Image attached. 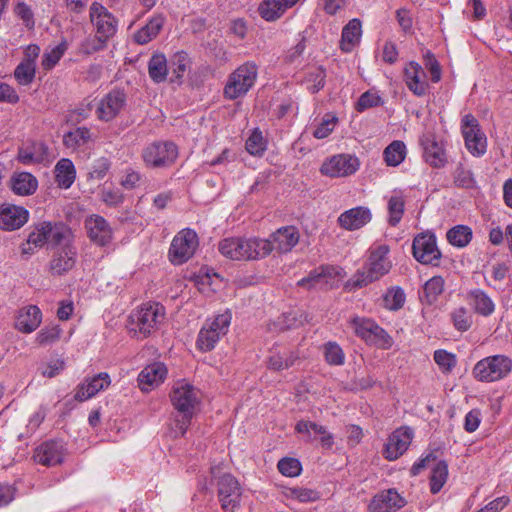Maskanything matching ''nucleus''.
<instances>
[{
    "label": "nucleus",
    "mask_w": 512,
    "mask_h": 512,
    "mask_svg": "<svg viewBox=\"0 0 512 512\" xmlns=\"http://www.w3.org/2000/svg\"><path fill=\"white\" fill-rule=\"evenodd\" d=\"M170 399L177 412L172 426L174 437L183 436L200 405V392L192 384L182 380L174 384Z\"/></svg>",
    "instance_id": "obj_1"
},
{
    "label": "nucleus",
    "mask_w": 512,
    "mask_h": 512,
    "mask_svg": "<svg viewBox=\"0 0 512 512\" xmlns=\"http://www.w3.org/2000/svg\"><path fill=\"white\" fill-rule=\"evenodd\" d=\"M220 253L232 260H256L273 251L270 240L259 238H226L219 243Z\"/></svg>",
    "instance_id": "obj_2"
},
{
    "label": "nucleus",
    "mask_w": 512,
    "mask_h": 512,
    "mask_svg": "<svg viewBox=\"0 0 512 512\" xmlns=\"http://www.w3.org/2000/svg\"><path fill=\"white\" fill-rule=\"evenodd\" d=\"M389 251V246L385 244L372 248L366 265L353 275L347 285L352 289L363 288L386 275L392 268L388 259Z\"/></svg>",
    "instance_id": "obj_3"
},
{
    "label": "nucleus",
    "mask_w": 512,
    "mask_h": 512,
    "mask_svg": "<svg viewBox=\"0 0 512 512\" xmlns=\"http://www.w3.org/2000/svg\"><path fill=\"white\" fill-rule=\"evenodd\" d=\"M165 318V309L159 303H146L131 313L130 332L146 338L158 329Z\"/></svg>",
    "instance_id": "obj_4"
},
{
    "label": "nucleus",
    "mask_w": 512,
    "mask_h": 512,
    "mask_svg": "<svg viewBox=\"0 0 512 512\" xmlns=\"http://www.w3.org/2000/svg\"><path fill=\"white\" fill-rule=\"evenodd\" d=\"M512 370V359L506 355L488 356L478 361L472 373L480 382H495L505 378Z\"/></svg>",
    "instance_id": "obj_5"
},
{
    "label": "nucleus",
    "mask_w": 512,
    "mask_h": 512,
    "mask_svg": "<svg viewBox=\"0 0 512 512\" xmlns=\"http://www.w3.org/2000/svg\"><path fill=\"white\" fill-rule=\"evenodd\" d=\"M257 72V66L253 62H246L239 66L229 76L224 88L225 97L234 100L246 95L256 81Z\"/></svg>",
    "instance_id": "obj_6"
},
{
    "label": "nucleus",
    "mask_w": 512,
    "mask_h": 512,
    "mask_svg": "<svg viewBox=\"0 0 512 512\" xmlns=\"http://www.w3.org/2000/svg\"><path fill=\"white\" fill-rule=\"evenodd\" d=\"M141 156L147 167L166 168L176 161L178 148L170 141H155L143 149Z\"/></svg>",
    "instance_id": "obj_7"
},
{
    "label": "nucleus",
    "mask_w": 512,
    "mask_h": 512,
    "mask_svg": "<svg viewBox=\"0 0 512 512\" xmlns=\"http://www.w3.org/2000/svg\"><path fill=\"white\" fill-rule=\"evenodd\" d=\"M198 245V236L194 230H181L172 240L169 249L170 261L176 265L185 263L194 255Z\"/></svg>",
    "instance_id": "obj_8"
},
{
    "label": "nucleus",
    "mask_w": 512,
    "mask_h": 512,
    "mask_svg": "<svg viewBox=\"0 0 512 512\" xmlns=\"http://www.w3.org/2000/svg\"><path fill=\"white\" fill-rule=\"evenodd\" d=\"M352 325L357 336L370 345L382 349H389L392 346V338L388 333L371 319L354 318Z\"/></svg>",
    "instance_id": "obj_9"
},
{
    "label": "nucleus",
    "mask_w": 512,
    "mask_h": 512,
    "mask_svg": "<svg viewBox=\"0 0 512 512\" xmlns=\"http://www.w3.org/2000/svg\"><path fill=\"white\" fill-rule=\"evenodd\" d=\"M461 132L467 150L474 156L485 154L487 138L480 128L478 120L472 114H466L461 121Z\"/></svg>",
    "instance_id": "obj_10"
},
{
    "label": "nucleus",
    "mask_w": 512,
    "mask_h": 512,
    "mask_svg": "<svg viewBox=\"0 0 512 512\" xmlns=\"http://www.w3.org/2000/svg\"><path fill=\"white\" fill-rule=\"evenodd\" d=\"M412 253L418 262L425 265L438 266L441 259L436 237L430 232L420 233L414 237Z\"/></svg>",
    "instance_id": "obj_11"
},
{
    "label": "nucleus",
    "mask_w": 512,
    "mask_h": 512,
    "mask_svg": "<svg viewBox=\"0 0 512 512\" xmlns=\"http://www.w3.org/2000/svg\"><path fill=\"white\" fill-rule=\"evenodd\" d=\"M89 17L97 35L107 41L114 36L117 31V20L101 3L93 2L91 4Z\"/></svg>",
    "instance_id": "obj_12"
},
{
    "label": "nucleus",
    "mask_w": 512,
    "mask_h": 512,
    "mask_svg": "<svg viewBox=\"0 0 512 512\" xmlns=\"http://www.w3.org/2000/svg\"><path fill=\"white\" fill-rule=\"evenodd\" d=\"M241 488L235 477L224 474L218 480V497L221 508L225 512H234L239 507L241 500Z\"/></svg>",
    "instance_id": "obj_13"
},
{
    "label": "nucleus",
    "mask_w": 512,
    "mask_h": 512,
    "mask_svg": "<svg viewBox=\"0 0 512 512\" xmlns=\"http://www.w3.org/2000/svg\"><path fill=\"white\" fill-rule=\"evenodd\" d=\"M126 105V95L120 90H113L103 96L96 104V115L100 121L115 119Z\"/></svg>",
    "instance_id": "obj_14"
},
{
    "label": "nucleus",
    "mask_w": 512,
    "mask_h": 512,
    "mask_svg": "<svg viewBox=\"0 0 512 512\" xmlns=\"http://www.w3.org/2000/svg\"><path fill=\"white\" fill-rule=\"evenodd\" d=\"M76 259L77 249L72 242L57 246L49 262V271L57 276L66 274L75 266Z\"/></svg>",
    "instance_id": "obj_15"
},
{
    "label": "nucleus",
    "mask_w": 512,
    "mask_h": 512,
    "mask_svg": "<svg viewBox=\"0 0 512 512\" xmlns=\"http://www.w3.org/2000/svg\"><path fill=\"white\" fill-rule=\"evenodd\" d=\"M413 438V431L409 427H400L393 431L387 439L383 449V456L393 461L398 459L408 449Z\"/></svg>",
    "instance_id": "obj_16"
},
{
    "label": "nucleus",
    "mask_w": 512,
    "mask_h": 512,
    "mask_svg": "<svg viewBox=\"0 0 512 512\" xmlns=\"http://www.w3.org/2000/svg\"><path fill=\"white\" fill-rule=\"evenodd\" d=\"M358 167L359 162L356 157L342 154L333 156L331 159L324 162L320 171L323 175L329 177H343L355 173Z\"/></svg>",
    "instance_id": "obj_17"
},
{
    "label": "nucleus",
    "mask_w": 512,
    "mask_h": 512,
    "mask_svg": "<svg viewBox=\"0 0 512 512\" xmlns=\"http://www.w3.org/2000/svg\"><path fill=\"white\" fill-rule=\"evenodd\" d=\"M85 228L89 239L99 245L105 246L112 240V229L109 223L100 215H90L85 219Z\"/></svg>",
    "instance_id": "obj_18"
},
{
    "label": "nucleus",
    "mask_w": 512,
    "mask_h": 512,
    "mask_svg": "<svg viewBox=\"0 0 512 512\" xmlns=\"http://www.w3.org/2000/svg\"><path fill=\"white\" fill-rule=\"evenodd\" d=\"M29 213L20 206L0 205V229L13 231L21 228L28 221Z\"/></svg>",
    "instance_id": "obj_19"
},
{
    "label": "nucleus",
    "mask_w": 512,
    "mask_h": 512,
    "mask_svg": "<svg viewBox=\"0 0 512 512\" xmlns=\"http://www.w3.org/2000/svg\"><path fill=\"white\" fill-rule=\"evenodd\" d=\"M65 449L62 443L47 441L39 445L34 451L35 462L44 466H55L63 462Z\"/></svg>",
    "instance_id": "obj_20"
},
{
    "label": "nucleus",
    "mask_w": 512,
    "mask_h": 512,
    "mask_svg": "<svg viewBox=\"0 0 512 512\" xmlns=\"http://www.w3.org/2000/svg\"><path fill=\"white\" fill-rule=\"evenodd\" d=\"M167 372L166 366L161 362L147 365L138 375L140 389L148 392L158 387L165 380Z\"/></svg>",
    "instance_id": "obj_21"
},
{
    "label": "nucleus",
    "mask_w": 512,
    "mask_h": 512,
    "mask_svg": "<svg viewBox=\"0 0 512 512\" xmlns=\"http://www.w3.org/2000/svg\"><path fill=\"white\" fill-rule=\"evenodd\" d=\"M371 219V211L367 207L358 206L341 213L337 222L341 228L354 231L365 226Z\"/></svg>",
    "instance_id": "obj_22"
},
{
    "label": "nucleus",
    "mask_w": 512,
    "mask_h": 512,
    "mask_svg": "<svg viewBox=\"0 0 512 512\" xmlns=\"http://www.w3.org/2000/svg\"><path fill=\"white\" fill-rule=\"evenodd\" d=\"M404 81L413 94L424 96L427 94L429 85L426 81V73L416 62H410L404 69Z\"/></svg>",
    "instance_id": "obj_23"
},
{
    "label": "nucleus",
    "mask_w": 512,
    "mask_h": 512,
    "mask_svg": "<svg viewBox=\"0 0 512 512\" xmlns=\"http://www.w3.org/2000/svg\"><path fill=\"white\" fill-rule=\"evenodd\" d=\"M404 506V499L394 489H388L376 494L368 509L370 512H393Z\"/></svg>",
    "instance_id": "obj_24"
},
{
    "label": "nucleus",
    "mask_w": 512,
    "mask_h": 512,
    "mask_svg": "<svg viewBox=\"0 0 512 512\" xmlns=\"http://www.w3.org/2000/svg\"><path fill=\"white\" fill-rule=\"evenodd\" d=\"M425 161L432 167L440 168L446 163V154L443 147L436 141L432 133L423 134L420 138Z\"/></svg>",
    "instance_id": "obj_25"
},
{
    "label": "nucleus",
    "mask_w": 512,
    "mask_h": 512,
    "mask_svg": "<svg viewBox=\"0 0 512 512\" xmlns=\"http://www.w3.org/2000/svg\"><path fill=\"white\" fill-rule=\"evenodd\" d=\"M300 234L295 226H285L271 234L268 240L273 245V250L279 253L290 252L299 242Z\"/></svg>",
    "instance_id": "obj_26"
},
{
    "label": "nucleus",
    "mask_w": 512,
    "mask_h": 512,
    "mask_svg": "<svg viewBox=\"0 0 512 512\" xmlns=\"http://www.w3.org/2000/svg\"><path fill=\"white\" fill-rule=\"evenodd\" d=\"M110 376L107 373H99L85 380L77 386L74 398L79 402L94 397L99 391L110 385Z\"/></svg>",
    "instance_id": "obj_27"
},
{
    "label": "nucleus",
    "mask_w": 512,
    "mask_h": 512,
    "mask_svg": "<svg viewBox=\"0 0 512 512\" xmlns=\"http://www.w3.org/2000/svg\"><path fill=\"white\" fill-rule=\"evenodd\" d=\"M17 159L24 165L43 163L48 160V147L39 141L27 142L19 148Z\"/></svg>",
    "instance_id": "obj_28"
},
{
    "label": "nucleus",
    "mask_w": 512,
    "mask_h": 512,
    "mask_svg": "<svg viewBox=\"0 0 512 512\" xmlns=\"http://www.w3.org/2000/svg\"><path fill=\"white\" fill-rule=\"evenodd\" d=\"M42 322L41 310L35 305H29L19 310L15 328L22 333H32Z\"/></svg>",
    "instance_id": "obj_29"
},
{
    "label": "nucleus",
    "mask_w": 512,
    "mask_h": 512,
    "mask_svg": "<svg viewBox=\"0 0 512 512\" xmlns=\"http://www.w3.org/2000/svg\"><path fill=\"white\" fill-rule=\"evenodd\" d=\"M46 244L61 246L67 242H73V233L69 227L61 222L44 221Z\"/></svg>",
    "instance_id": "obj_30"
},
{
    "label": "nucleus",
    "mask_w": 512,
    "mask_h": 512,
    "mask_svg": "<svg viewBox=\"0 0 512 512\" xmlns=\"http://www.w3.org/2000/svg\"><path fill=\"white\" fill-rule=\"evenodd\" d=\"M466 300L474 312L482 316H490L495 310L493 300L481 289L469 291L466 295Z\"/></svg>",
    "instance_id": "obj_31"
},
{
    "label": "nucleus",
    "mask_w": 512,
    "mask_h": 512,
    "mask_svg": "<svg viewBox=\"0 0 512 512\" xmlns=\"http://www.w3.org/2000/svg\"><path fill=\"white\" fill-rule=\"evenodd\" d=\"M76 170L68 158L60 159L55 166V180L60 188L68 189L74 183Z\"/></svg>",
    "instance_id": "obj_32"
},
{
    "label": "nucleus",
    "mask_w": 512,
    "mask_h": 512,
    "mask_svg": "<svg viewBox=\"0 0 512 512\" xmlns=\"http://www.w3.org/2000/svg\"><path fill=\"white\" fill-rule=\"evenodd\" d=\"M37 186V179L28 172L16 173L11 178V189L18 195H31L36 191Z\"/></svg>",
    "instance_id": "obj_33"
},
{
    "label": "nucleus",
    "mask_w": 512,
    "mask_h": 512,
    "mask_svg": "<svg viewBox=\"0 0 512 512\" xmlns=\"http://www.w3.org/2000/svg\"><path fill=\"white\" fill-rule=\"evenodd\" d=\"M164 25V18L161 15L152 17L148 23L134 34V40L138 44H147L154 39Z\"/></svg>",
    "instance_id": "obj_34"
},
{
    "label": "nucleus",
    "mask_w": 512,
    "mask_h": 512,
    "mask_svg": "<svg viewBox=\"0 0 512 512\" xmlns=\"http://www.w3.org/2000/svg\"><path fill=\"white\" fill-rule=\"evenodd\" d=\"M361 36V23L358 19H352L343 28L340 47L344 52H350L359 42Z\"/></svg>",
    "instance_id": "obj_35"
},
{
    "label": "nucleus",
    "mask_w": 512,
    "mask_h": 512,
    "mask_svg": "<svg viewBox=\"0 0 512 512\" xmlns=\"http://www.w3.org/2000/svg\"><path fill=\"white\" fill-rule=\"evenodd\" d=\"M44 222L36 224L28 235L26 243L22 244V254L32 255L46 244Z\"/></svg>",
    "instance_id": "obj_36"
},
{
    "label": "nucleus",
    "mask_w": 512,
    "mask_h": 512,
    "mask_svg": "<svg viewBox=\"0 0 512 512\" xmlns=\"http://www.w3.org/2000/svg\"><path fill=\"white\" fill-rule=\"evenodd\" d=\"M288 9L284 0H264L258 8L260 16L266 21H275Z\"/></svg>",
    "instance_id": "obj_37"
},
{
    "label": "nucleus",
    "mask_w": 512,
    "mask_h": 512,
    "mask_svg": "<svg viewBox=\"0 0 512 512\" xmlns=\"http://www.w3.org/2000/svg\"><path fill=\"white\" fill-rule=\"evenodd\" d=\"M169 68L164 54H154L148 63V73L155 83L166 80Z\"/></svg>",
    "instance_id": "obj_38"
},
{
    "label": "nucleus",
    "mask_w": 512,
    "mask_h": 512,
    "mask_svg": "<svg viewBox=\"0 0 512 512\" xmlns=\"http://www.w3.org/2000/svg\"><path fill=\"white\" fill-rule=\"evenodd\" d=\"M448 242L458 248L466 247L472 240V229L466 225H456L447 232Z\"/></svg>",
    "instance_id": "obj_39"
},
{
    "label": "nucleus",
    "mask_w": 512,
    "mask_h": 512,
    "mask_svg": "<svg viewBox=\"0 0 512 512\" xmlns=\"http://www.w3.org/2000/svg\"><path fill=\"white\" fill-rule=\"evenodd\" d=\"M406 156V146L404 142L395 140L390 143L383 152L385 163L388 166L396 167L400 165Z\"/></svg>",
    "instance_id": "obj_40"
},
{
    "label": "nucleus",
    "mask_w": 512,
    "mask_h": 512,
    "mask_svg": "<svg viewBox=\"0 0 512 512\" xmlns=\"http://www.w3.org/2000/svg\"><path fill=\"white\" fill-rule=\"evenodd\" d=\"M330 269L328 267H319L309 273L307 277L302 278L298 281V286L306 289H312L316 287H322L327 284V275H330Z\"/></svg>",
    "instance_id": "obj_41"
},
{
    "label": "nucleus",
    "mask_w": 512,
    "mask_h": 512,
    "mask_svg": "<svg viewBox=\"0 0 512 512\" xmlns=\"http://www.w3.org/2000/svg\"><path fill=\"white\" fill-rule=\"evenodd\" d=\"M298 355L293 352L272 353L267 360V367L274 371H281L292 367Z\"/></svg>",
    "instance_id": "obj_42"
},
{
    "label": "nucleus",
    "mask_w": 512,
    "mask_h": 512,
    "mask_svg": "<svg viewBox=\"0 0 512 512\" xmlns=\"http://www.w3.org/2000/svg\"><path fill=\"white\" fill-rule=\"evenodd\" d=\"M92 139L90 129L87 127H79L70 131L63 136V143L67 148L75 149L87 144Z\"/></svg>",
    "instance_id": "obj_43"
},
{
    "label": "nucleus",
    "mask_w": 512,
    "mask_h": 512,
    "mask_svg": "<svg viewBox=\"0 0 512 512\" xmlns=\"http://www.w3.org/2000/svg\"><path fill=\"white\" fill-rule=\"evenodd\" d=\"M190 66V59L187 53L181 51L177 52L173 55L170 60L169 69L172 72L171 81L173 82H181L184 73Z\"/></svg>",
    "instance_id": "obj_44"
},
{
    "label": "nucleus",
    "mask_w": 512,
    "mask_h": 512,
    "mask_svg": "<svg viewBox=\"0 0 512 512\" xmlns=\"http://www.w3.org/2000/svg\"><path fill=\"white\" fill-rule=\"evenodd\" d=\"M450 319L454 328L460 332L469 330L473 323L470 311L464 306L454 308L450 313Z\"/></svg>",
    "instance_id": "obj_45"
},
{
    "label": "nucleus",
    "mask_w": 512,
    "mask_h": 512,
    "mask_svg": "<svg viewBox=\"0 0 512 512\" xmlns=\"http://www.w3.org/2000/svg\"><path fill=\"white\" fill-rule=\"evenodd\" d=\"M448 478V465L445 461H439L432 469L430 476V490L433 494L438 493Z\"/></svg>",
    "instance_id": "obj_46"
},
{
    "label": "nucleus",
    "mask_w": 512,
    "mask_h": 512,
    "mask_svg": "<svg viewBox=\"0 0 512 512\" xmlns=\"http://www.w3.org/2000/svg\"><path fill=\"white\" fill-rule=\"evenodd\" d=\"M35 73L36 63L21 61L14 70V77L19 85L28 86L33 82Z\"/></svg>",
    "instance_id": "obj_47"
},
{
    "label": "nucleus",
    "mask_w": 512,
    "mask_h": 512,
    "mask_svg": "<svg viewBox=\"0 0 512 512\" xmlns=\"http://www.w3.org/2000/svg\"><path fill=\"white\" fill-rule=\"evenodd\" d=\"M62 334V329L58 325L45 326L36 335L35 342L39 346H49L56 343Z\"/></svg>",
    "instance_id": "obj_48"
},
{
    "label": "nucleus",
    "mask_w": 512,
    "mask_h": 512,
    "mask_svg": "<svg viewBox=\"0 0 512 512\" xmlns=\"http://www.w3.org/2000/svg\"><path fill=\"white\" fill-rule=\"evenodd\" d=\"M405 202L402 196L394 195L388 200V222L391 226H396L404 214Z\"/></svg>",
    "instance_id": "obj_49"
},
{
    "label": "nucleus",
    "mask_w": 512,
    "mask_h": 512,
    "mask_svg": "<svg viewBox=\"0 0 512 512\" xmlns=\"http://www.w3.org/2000/svg\"><path fill=\"white\" fill-rule=\"evenodd\" d=\"M326 73L321 67L312 68L305 77L307 89L312 93H316L324 87Z\"/></svg>",
    "instance_id": "obj_50"
},
{
    "label": "nucleus",
    "mask_w": 512,
    "mask_h": 512,
    "mask_svg": "<svg viewBox=\"0 0 512 512\" xmlns=\"http://www.w3.org/2000/svg\"><path fill=\"white\" fill-rule=\"evenodd\" d=\"M216 330H211L204 326L198 335L197 338V347L204 352L212 350L216 343L220 339V335L215 332Z\"/></svg>",
    "instance_id": "obj_51"
},
{
    "label": "nucleus",
    "mask_w": 512,
    "mask_h": 512,
    "mask_svg": "<svg viewBox=\"0 0 512 512\" xmlns=\"http://www.w3.org/2000/svg\"><path fill=\"white\" fill-rule=\"evenodd\" d=\"M444 279L441 276H434L424 286V293L429 304L434 303L438 296L444 291Z\"/></svg>",
    "instance_id": "obj_52"
},
{
    "label": "nucleus",
    "mask_w": 512,
    "mask_h": 512,
    "mask_svg": "<svg viewBox=\"0 0 512 512\" xmlns=\"http://www.w3.org/2000/svg\"><path fill=\"white\" fill-rule=\"evenodd\" d=\"M246 150L254 156H261L266 150V141L262 132L255 129L246 141Z\"/></svg>",
    "instance_id": "obj_53"
},
{
    "label": "nucleus",
    "mask_w": 512,
    "mask_h": 512,
    "mask_svg": "<svg viewBox=\"0 0 512 512\" xmlns=\"http://www.w3.org/2000/svg\"><path fill=\"white\" fill-rule=\"evenodd\" d=\"M107 40L99 35L89 36L84 39L79 46V52L84 55H90L101 51L106 47Z\"/></svg>",
    "instance_id": "obj_54"
},
{
    "label": "nucleus",
    "mask_w": 512,
    "mask_h": 512,
    "mask_svg": "<svg viewBox=\"0 0 512 512\" xmlns=\"http://www.w3.org/2000/svg\"><path fill=\"white\" fill-rule=\"evenodd\" d=\"M384 306L389 310L400 309L405 302V294L399 287L389 289L383 298Z\"/></svg>",
    "instance_id": "obj_55"
},
{
    "label": "nucleus",
    "mask_w": 512,
    "mask_h": 512,
    "mask_svg": "<svg viewBox=\"0 0 512 512\" xmlns=\"http://www.w3.org/2000/svg\"><path fill=\"white\" fill-rule=\"evenodd\" d=\"M14 14L21 19L23 25L28 30H33L35 27L34 13L31 7L24 1H19L14 7Z\"/></svg>",
    "instance_id": "obj_56"
},
{
    "label": "nucleus",
    "mask_w": 512,
    "mask_h": 512,
    "mask_svg": "<svg viewBox=\"0 0 512 512\" xmlns=\"http://www.w3.org/2000/svg\"><path fill=\"white\" fill-rule=\"evenodd\" d=\"M66 50L67 43L63 41L56 47L52 48L49 52H46L42 59L43 68L46 70L52 69L59 62Z\"/></svg>",
    "instance_id": "obj_57"
},
{
    "label": "nucleus",
    "mask_w": 512,
    "mask_h": 512,
    "mask_svg": "<svg viewBox=\"0 0 512 512\" xmlns=\"http://www.w3.org/2000/svg\"><path fill=\"white\" fill-rule=\"evenodd\" d=\"M325 359L330 365H342L345 355L341 347L335 342H328L324 346Z\"/></svg>",
    "instance_id": "obj_58"
},
{
    "label": "nucleus",
    "mask_w": 512,
    "mask_h": 512,
    "mask_svg": "<svg viewBox=\"0 0 512 512\" xmlns=\"http://www.w3.org/2000/svg\"><path fill=\"white\" fill-rule=\"evenodd\" d=\"M434 361L443 372H450L456 366V356L446 350H436Z\"/></svg>",
    "instance_id": "obj_59"
},
{
    "label": "nucleus",
    "mask_w": 512,
    "mask_h": 512,
    "mask_svg": "<svg viewBox=\"0 0 512 512\" xmlns=\"http://www.w3.org/2000/svg\"><path fill=\"white\" fill-rule=\"evenodd\" d=\"M277 466L280 473L287 477H296L302 470L300 461L295 458H283Z\"/></svg>",
    "instance_id": "obj_60"
},
{
    "label": "nucleus",
    "mask_w": 512,
    "mask_h": 512,
    "mask_svg": "<svg viewBox=\"0 0 512 512\" xmlns=\"http://www.w3.org/2000/svg\"><path fill=\"white\" fill-rule=\"evenodd\" d=\"M231 318V313L226 311L225 313L217 315L210 323H207L205 326L211 330H216L215 332L222 337L228 331Z\"/></svg>",
    "instance_id": "obj_61"
},
{
    "label": "nucleus",
    "mask_w": 512,
    "mask_h": 512,
    "mask_svg": "<svg viewBox=\"0 0 512 512\" xmlns=\"http://www.w3.org/2000/svg\"><path fill=\"white\" fill-rule=\"evenodd\" d=\"M336 122L337 118L335 116L327 115L325 118H323L322 122L314 130V137L317 139H324L328 137L334 130Z\"/></svg>",
    "instance_id": "obj_62"
},
{
    "label": "nucleus",
    "mask_w": 512,
    "mask_h": 512,
    "mask_svg": "<svg viewBox=\"0 0 512 512\" xmlns=\"http://www.w3.org/2000/svg\"><path fill=\"white\" fill-rule=\"evenodd\" d=\"M298 433L306 434L308 439H311L312 432L314 434H325V427L318 425L315 422L300 420L295 426Z\"/></svg>",
    "instance_id": "obj_63"
},
{
    "label": "nucleus",
    "mask_w": 512,
    "mask_h": 512,
    "mask_svg": "<svg viewBox=\"0 0 512 512\" xmlns=\"http://www.w3.org/2000/svg\"><path fill=\"white\" fill-rule=\"evenodd\" d=\"M381 103V98L379 95L373 92H365L363 93L358 102H357V110L364 111L365 109L378 106Z\"/></svg>",
    "instance_id": "obj_64"
}]
</instances>
